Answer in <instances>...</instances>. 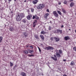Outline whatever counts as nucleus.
Here are the masks:
<instances>
[{"label":"nucleus","instance_id":"58836bf2","mask_svg":"<svg viewBox=\"0 0 76 76\" xmlns=\"http://www.w3.org/2000/svg\"><path fill=\"white\" fill-rule=\"evenodd\" d=\"M51 27L49 26V31H50V30H51Z\"/></svg>","mask_w":76,"mask_h":76},{"label":"nucleus","instance_id":"f03ea898","mask_svg":"<svg viewBox=\"0 0 76 76\" xmlns=\"http://www.w3.org/2000/svg\"><path fill=\"white\" fill-rule=\"evenodd\" d=\"M45 48L47 50H54L53 47L50 46H49L48 47H46Z\"/></svg>","mask_w":76,"mask_h":76},{"label":"nucleus","instance_id":"680f3d73","mask_svg":"<svg viewBox=\"0 0 76 76\" xmlns=\"http://www.w3.org/2000/svg\"><path fill=\"white\" fill-rule=\"evenodd\" d=\"M60 70H61L60 69Z\"/></svg>","mask_w":76,"mask_h":76},{"label":"nucleus","instance_id":"4468645a","mask_svg":"<svg viewBox=\"0 0 76 76\" xmlns=\"http://www.w3.org/2000/svg\"><path fill=\"white\" fill-rule=\"evenodd\" d=\"M74 5H75V3L73 2H72L70 3V7H73V6H74Z\"/></svg>","mask_w":76,"mask_h":76},{"label":"nucleus","instance_id":"cd10ccee","mask_svg":"<svg viewBox=\"0 0 76 76\" xmlns=\"http://www.w3.org/2000/svg\"><path fill=\"white\" fill-rule=\"evenodd\" d=\"M2 39H3V37H0V43L1 42V41H2Z\"/></svg>","mask_w":76,"mask_h":76},{"label":"nucleus","instance_id":"6e6552de","mask_svg":"<svg viewBox=\"0 0 76 76\" xmlns=\"http://www.w3.org/2000/svg\"><path fill=\"white\" fill-rule=\"evenodd\" d=\"M40 34H43V35H45V34H48V33H47V32H45L44 31H41Z\"/></svg>","mask_w":76,"mask_h":76},{"label":"nucleus","instance_id":"a878e982","mask_svg":"<svg viewBox=\"0 0 76 76\" xmlns=\"http://www.w3.org/2000/svg\"><path fill=\"white\" fill-rule=\"evenodd\" d=\"M28 57H34V55H28Z\"/></svg>","mask_w":76,"mask_h":76},{"label":"nucleus","instance_id":"72a5a7b5","mask_svg":"<svg viewBox=\"0 0 76 76\" xmlns=\"http://www.w3.org/2000/svg\"><path fill=\"white\" fill-rule=\"evenodd\" d=\"M36 19H39V17H38V16L36 15Z\"/></svg>","mask_w":76,"mask_h":76},{"label":"nucleus","instance_id":"0eeeda50","mask_svg":"<svg viewBox=\"0 0 76 76\" xmlns=\"http://www.w3.org/2000/svg\"><path fill=\"white\" fill-rule=\"evenodd\" d=\"M54 39L55 40H56V42H58L60 41V38L58 37H54Z\"/></svg>","mask_w":76,"mask_h":76},{"label":"nucleus","instance_id":"7c9ffc66","mask_svg":"<svg viewBox=\"0 0 76 76\" xmlns=\"http://www.w3.org/2000/svg\"><path fill=\"white\" fill-rule=\"evenodd\" d=\"M37 48H38L39 49V52H40V53H41V49H40V48H39V47H38Z\"/></svg>","mask_w":76,"mask_h":76},{"label":"nucleus","instance_id":"6ab92c4d","mask_svg":"<svg viewBox=\"0 0 76 76\" xmlns=\"http://www.w3.org/2000/svg\"><path fill=\"white\" fill-rule=\"evenodd\" d=\"M40 37H41V38L42 39V40H44V37L42 35H41L40 36Z\"/></svg>","mask_w":76,"mask_h":76},{"label":"nucleus","instance_id":"f8f14e48","mask_svg":"<svg viewBox=\"0 0 76 76\" xmlns=\"http://www.w3.org/2000/svg\"><path fill=\"white\" fill-rule=\"evenodd\" d=\"M38 0H36L32 1V3L34 4H36L38 3Z\"/></svg>","mask_w":76,"mask_h":76},{"label":"nucleus","instance_id":"bf43d9fd","mask_svg":"<svg viewBox=\"0 0 76 76\" xmlns=\"http://www.w3.org/2000/svg\"><path fill=\"white\" fill-rule=\"evenodd\" d=\"M45 31H46V30H45Z\"/></svg>","mask_w":76,"mask_h":76},{"label":"nucleus","instance_id":"9b49d317","mask_svg":"<svg viewBox=\"0 0 76 76\" xmlns=\"http://www.w3.org/2000/svg\"><path fill=\"white\" fill-rule=\"evenodd\" d=\"M23 34H24V35L25 36V37H28V34L27 32H24L23 33Z\"/></svg>","mask_w":76,"mask_h":76},{"label":"nucleus","instance_id":"49530a36","mask_svg":"<svg viewBox=\"0 0 76 76\" xmlns=\"http://www.w3.org/2000/svg\"><path fill=\"white\" fill-rule=\"evenodd\" d=\"M64 27V26H63V25L61 26V28H63Z\"/></svg>","mask_w":76,"mask_h":76},{"label":"nucleus","instance_id":"5fc2aeb1","mask_svg":"<svg viewBox=\"0 0 76 76\" xmlns=\"http://www.w3.org/2000/svg\"><path fill=\"white\" fill-rule=\"evenodd\" d=\"M69 31H70V30H71L70 29H69Z\"/></svg>","mask_w":76,"mask_h":76},{"label":"nucleus","instance_id":"37998d69","mask_svg":"<svg viewBox=\"0 0 76 76\" xmlns=\"http://www.w3.org/2000/svg\"><path fill=\"white\" fill-rule=\"evenodd\" d=\"M30 48H31V49H33V47L32 46H30Z\"/></svg>","mask_w":76,"mask_h":76},{"label":"nucleus","instance_id":"20e7f679","mask_svg":"<svg viewBox=\"0 0 76 76\" xmlns=\"http://www.w3.org/2000/svg\"><path fill=\"white\" fill-rule=\"evenodd\" d=\"M56 56L57 57H61V56L60 55V53L58 52H57L56 53Z\"/></svg>","mask_w":76,"mask_h":76},{"label":"nucleus","instance_id":"39448f33","mask_svg":"<svg viewBox=\"0 0 76 76\" xmlns=\"http://www.w3.org/2000/svg\"><path fill=\"white\" fill-rule=\"evenodd\" d=\"M49 14L48 13H46L44 15V18H47V17L49 16Z\"/></svg>","mask_w":76,"mask_h":76},{"label":"nucleus","instance_id":"13d9d810","mask_svg":"<svg viewBox=\"0 0 76 76\" xmlns=\"http://www.w3.org/2000/svg\"><path fill=\"white\" fill-rule=\"evenodd\" d=\"M30 0V1H31V0Z\"/></svg>","mask_w":76,"mask_h":76},{"label":"nucleus","instance_id":"ea45409f","mask_svg":"<svg viewBox=\"0 0 76 76\" xmlns=\"http://www.w3.org/2000/svg\"><path fill=\"white\" fill-rule=\"evenodd\" d=\"M47 12H49L50 11H49V10H48V9H47L46 10Z\"/></svg>","mask_w":76,"mask_h":76},{"label":"nucleus","instance_id":"c03bdc74","mask_svg":"<svg viewBox=\"0 0 76 76\" xmlns=\"http://www.w3.org/2000/svg\"><path fill=\"white\" fill-rule=\"evenodd\" d=\"M54 57H55V58H57V57L56 56V55H54Z\"/></svg>","mask_w":76,"mask_h":76},{"label":"nucleus","instance_id":"7ed1b4c3","mask_svg":"<svg viewBox=\"0 0 76 76\" xmlns=\"http://www.w3.org/2000/svg\"><path fill=\"white\" fill-rule=\"evenodd\" d=\"M53 14L54 16H55L56 18H58V14L57 13V12L56 11L53 12Z\"/></svg>","mask_w":76,"mask_h":76},{"label":"nucleus","instance_id":"4be33fe9","mask_svg":"<svg viewBox=\"0 0 76 76\" xmlns=\"http://www.w3.org/2000/svg\"><path fill=\"white\" fill-rule=\"evenodd\" d=\"M75 64V62H74L73 61H72L71 63V66H73Z\"/></svg>","mask_w":76,"mask_h":76},{"label":"nucleus","instance_id":"393cba45","mask_svg":"<svg viewBox=\"0 0 76 76\" xmlns=\"http://www.w3.org/2000/svg\"><path fill=\"white\" fill-rule=\"evenodd\" d=\"M58 13L60 15H61V12L59 11H57Z\"/></svg>","mask_w":76,"mask_h":76},{"label":"nucleus","instance_id":"f3484780","mask_svg":"<svg viewBox=\"0 0 76 76\" xmlns=\"http://www.w3.org/2000/svg\"><path fill=\"white\" fill-rule=\"evenodd\" d=\"M21 75L22 76H26V74L24 72H21Z\"/></svg>","mask_w":76,"mask_h":76},{"label":"nucleus","instance_id":"c756f323","mask_svg":"<svg viewBox=\"0 0 76 76\" xmlns=\"http://www.w3.org/2000/svg\"><path fill=\"white\" fill-rule=\"evenodd\" d=\"M62 10L64 13H66V11H65V10H64L63 9H62Z\"/></svg>","mask_w":76,"mask_h":76},{"label":"nucleus","instance_id":"4d7b16f0","mask_svg":"<svg viewBox=\"0 0 76 76\" xmlns=\"http://www.w3.org/2000/svg\"><path fill=\"white\" fill-rule=\"evenodd\" d=\"M25 1V2H26V1Z\"/></svg>","mask_w":76,"mask_h":76},{"label":"nucleus","instance_id":"1a4fd4ad","mask_svg":"<svg viewBox=\"0 0 76 76\" xmlns=\"http://www.w3.org/2000/svg\"><path fill=\"white\" fill-rule=\"evenodd\" d=\"M41 7H42L41 6V5L40 4H39L37 7V9H42Z\"/></svg>","mask_w":76,"mask_h":76},{"label":"nucleus","instance_id":"bb28decb","mask_svg":"<svg viewBox=\"0 0 76 76\" xmlns=\"http://www.w3.org/2000/svg\"><path fill=\"white\" fill-rule=\"evenodd\" d=\"M64 3L65 4H67V0H65L64 1Z\"/></svg>","mask_w":76,"mask_h":76},{"label":"nucleus","instance_id":"b1692460","mask_svg":"<svg viewBox=\"0 0 76 76\" xmlns=\"http://www.w3.org/2000/svg\"><path fill=\"white\" fill-rule=\"evenodd\" d=\"M24 53L25 54H28V51H27L26 50H25L24 51Z\"/></svg>","mask_w":76,"mask_h":76},{"label":"nucleus","instance_id":"473e14b6","mask_svg":"<svg viewBox=\"0 0 76 76\" xmlns=\"http://www.w3.org/2000/svg\"><path fill=\"white\" fill-rule=\"evenodd\" d=\"M59 53H60V54H61L62 53L61 50H59Z\"/></svg>","mask_w":76,"mask_h":76},{"label":"nucleus","instance_id":"3c124183","mask_svg":"<svg viewBox=\"0 0 76 76\" xmlns=\"http://www.w3.org/2000/svg\"><path fill=\"white\" fill-rule=\"evenodd\" d=\"M8 1H12V0H8Z\"/></svg>","mask_w":76,"mask_h":76},{"label":"nucleus","instance_id":"f704fd0d","mask_svg":"<svg viewBox=\"0 0 76 76\" xmlns=\"http://www.w3.org/2000/svg\"><path fill=\"white\" fill-rule=\"evenodd\" d=\"M37 23V20H35L34 22V23Z\"/></svg>","mask_w":76,"mask_h":76},{"label":"nucleus","instance_id":"ddd939ff","mask_svg":"<svg viewBox=\"0 0 76 76\" xmlns=\"http://www.w3.org/2000/svg\"><path fill=\"white\" fill-rule=\"evenodd\" d=\"M9 30L10 31H13L14 30V28L12 27H10Z\"/></svg>","mask_w":76,"mask_h":76},{"label":"nucleus","instance_id":"a19ab883","mask_svg":"<svg viewBox=\"0 0 76 76\" xmlns=\"http://www.w3.org/2000/svg\"><path fill=\"white\" fill-rule=\"evenodd\" d=\"M52 41H53V39H54V38H53V37H51L50 39Z\"/></svg>","mask_w":76,"mask_h":76},{"label":"nucleus","instance_id":"2eb2a0df","mask_svg":"<svg viewBox=\"0 0 76 76\" xmlns=\"http://www.w3.org/2000/svg\"><path fill=\"white\" fill-rule=\"evenodd\" d=\"M51 58H52V59H53V60H54V61H57V58H55L53 57H51Z\"/></svg>","mask_w":76,"mask_h":76},{"label":"nucleus","instance_id":"a18cd8bd","mask_svg":"<svg viewBox=\"0 0 76 76\" xmlns=\"http://www.w3.org/2000/svg\"><path fill=\"white\" fill-rule=\"evenodd\" d=\"M58 4H59V5L61 4V2H58Z\"/></svg>","mask_w":76,"mask_h":76},{"label":"nucleus","instance_id":"79ce46f5","mask_svg":"<svg viewBox=\"0 0 76 76\" xmlns=\"http://www.w3.org/2000/svg\"><path fill=\"white\" fill-rule=\"evenodd\" d=\"M23 57L24 58H26L27 56H25V55H23Z\"/></svg>","mask_w":76,"mask_h":76},{"label":"nucleus","instance_id":"603ef678","mask_svg":"<svg viewBox=\"0 0 76 76\" xmlns=\"http://www.w3.org/2000/svg\"><path fill=\"white\" fill-rule=\"evenodd\" d=\"M11 13H13V12L12 11L11 12Z\"/></svg>","mask_w":76,"mask_h":76},{"label":"nucleus","instance_id":"412c9836","mask_svg":"<svg viewBox=\"0 0 76 76\" xmlns=\"http://www.w3.org/2000/svg\"><path fill=\"white\" fill-rule=\"evenodd\" d=\"M22 22H23V23H26V19H23L22 20Z\"/></svg>","mask_w":76,"mask_h":76},{"label":"nucleus","instance_id":"dca6fc26","mask_svg":"<svg viewBox=\"0 0 76 76\" xmlns=\"http://www.w3.org/2000/svg\"><path fill=\"white\" fill-rule=\"evenodd\" d=\"M40 4L41 5L40 6L42 7H41L42 9H43V8L45 7V4Z\"/></svg>","mask_w":76,"mask_h":76},{"label":"nucleus","instance_id":"5701e85b","mask_svg":"<svg viewBox=\"0 0 76 76\" xmlns=\"http://www.w3.org/2000/svg\"><path fill=\"white\" fill-rule=\"evenodd\" d=\"M35 38L36 39H39V37H38V36L37 35H36L35 36Z\"/></svg>","mask_w":76,"mask_h":76},{"label":"nucleus","instance_id":"9d476101","mask_svg":"<svg viewBox=\"0 0 76 76\" xmlns=\"http://www.w3.org/2000/svg\"><path fill=\"white\" fill-rule=\"evenodd\" d=\"M31 17H32V15H29L27 17V19L28 20H30L31 18Z\"/></svg>","mask_w":76,"mask_h":76},{"label":"nucleus","instance_id":"052dcab7","mask_svg":"<svg viewBox=\"0 0 76 76\" xmlns=\"http://www.w3.org/2000/svg\"><path fill=\"white\" fill-rule=\"evenodd\" d=\"M49 67H50V66H49Z\"/></svg>","mask_w":76,"mask_h":76},{"label":"nucleus","instance_id":"c85d7f7f","mask_svg":"<svg viewBox=\"0 0 76 76\" xmlns=\"http://www.w3.org/2000/svg\"><path fill=\"white\" fill-rule=\"evenodd\" d=\"M10 66H11V67H12V66H13V64L12 62H10Z\"/></svg>","mask_w":76,"mask_h":76},{"label":"nucleus","instance_id":"c9c22d12","mask_svg":"<svg viewBox=\"0 0 76 76\" xmlns=\"http://www.w3.org/2000/svg\"><path fill=\"white\" fill-rule=\"evenodd\" d=\"M33 25V27H35V26H36V23H34Z\"/></svg>","mask_w":76,"mask_h":76},{"label":"nucleus","instance_id":"de8ad7c7","mask_svg":"<svg viewBox=\"0 0 76 76\" xmlns=\"http://www.w3.org/2000/svg\"><path fill=\"white\" fill-rule=\"evenodd\" d=\"M63 76H67V75H63Z\"/></svg>","mask_w":76,"mask_h":76},{"label":"nucleus","instance_id":"423d86ee","mask_svg":"<svg viewBox=\"0 0 76 76\" xmlns=\"http://www.w3.org/2000/svg\"><path fill=\"white\" fill-rule=\"evenodd\" d=\"M64 39L65 41H67L68 39H70V37L69 36H66L64 37Z\"/></svg>","mask_w":76,"mask_h":76},{"label":"nucleus","instance_id":"aec40b11","mask_svg":"<svg viewBox=\"0 0 76 76\" xmlns=\"http://www.w3.org/2000/svg\"><path fill=\"white\" fill-rule=\"evenodd\" d=\"M57 31L58 32H60V34H62V30H57Z\"/></svg>","mask_w":76,"mask_h":76},{"label":"nucleus","instance_id":"09e8293b","mask_svg":"<svg viewBox=\"0 0 76 76\" xmlns=\"http://www.w3.org/2000/svg\"><path fill=\"white\" fill-rule=\"evenodd\" d=\"M63 61H66V59H64V60H63Z\"/></svg>","mask_w":76,"mask_h":76},{"label":"nucleus","instance_id":"a211bd4d","mask_svg":"<svg viewBox=\"0 0 76 76\" xmlns=\"http://www.w3.org/2000/svg\"><path fill=\"white\" fill-rule=\"evenodd\" d=\"M27 50L31 54H33V53H34L33 50Z\"/></svg>","mask_w":76,"mask_h":76},{"label":"nucleus","instance_id":"4c0bfd02","mask_svg":"<svg viewBox=\"0 0 76 76\" xmlns=\"http://www.w3.org/2000/svg\"><path fill=\"white\" fill-rule=\"evenodd\" d=\"M36 16H34L33 17V19H36Z\"/></svg>","mask_w":76,"mask_h":76},{"label":"nucleus","instance_id":"6e6d98bb","mask_svg":"<svg viewBox=\"0 0 76 76\" xmlns=\"http://www.w3.org/2000/svg\"><path fill=\"white\" fill-rule=\"evenodd\" d=\"M14 1H16V0H14Z\"/></svg>","mask_w":76,"mask_h":76},{"label":"nucleus","instance_id":"864d4df0","mask_svg":"<svg viewBox=\"0 0 76 76\" xmlns=\"http://www.w3.org/2000/svg\"><path fill=\"white\" fill-rule=\"evenodd\" d=\"M50 23H52V22H51V21H50Z\"/></svg>","mask_w":76,"mask_h":76},{"label":"nucleus","instance_id":"8fccbe9b","mask_svg":"<svg viewBox=\"0 0 76 76\" xmlns=\"http://www.w3.org/2000/svg\"><path fill=\"white\" fill-rule=\"evenodd\" d=\"M71 1H73L74 0H69Z\"/></svg>","mask_w":76,"mask_h":76},{"label":"nucleus","instance_id":"f257e3e1","mask_svg":"<svg viewBox=\"0 0 76 76\" xmlns=\"http://www.w3.org/2000/svg\"><path fill=\"white\" fill-rule=\"evenodd\" d=\"M25 17V14L23 13L17 14L15 17V19L17 22H20L22 19L23 18Z\"/></svg>","mask_w":76,"mask_h":76},{"label":"nucleus","instance_id":"e433bc0d","mask_svg":"<svg viewBox=\"0 0 76 76\" xmlns=\"http://www.w3.org/2000/svg\"><path fill=\"white\" fill-rule=\"evenodd\" d=\"M31 12H34V9H32V8H31Z\"/></svg>","mask_w":76,"mask_h":76},{"label":"nucleus","instance_id":"2f4dec72","mask_svg":"<svg viewBox=\"0 0 76 76\" xmlns=\"http://www.w3.org/2000/svg\"><path fill=\"white\" fill-rule=\"evenodd\" d=\"M73 49L74 51H76V47H74L73 48Z\"/></svg>","mask_w":76,"mask_h":76}]
</instances>
